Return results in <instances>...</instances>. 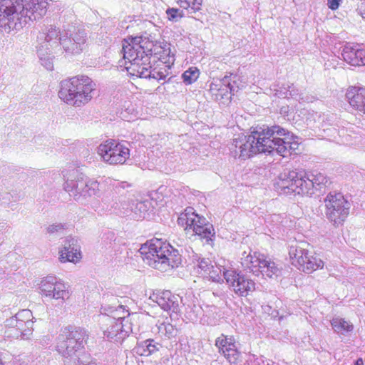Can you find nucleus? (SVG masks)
I'll use <instances>...</instances> for the list:
<instances>
[{
  "label": "nucleus",
  "instance_id": "29",
  "mask_svg": "<svg viewBox=\"0 0 365 365\" xmlns=\"http://www.w3.org/2000/svg\"><path fill=\"white\" fill-rule=\"evenodd\" d=\"M51 294V299L61 300L62 302L70 297L68 287L62 281L58 279H56Z\"/></svg>",
  "mask_w": 365,
  "mask_h": 365
},
{
  "label": "nucleus",
  "instance_id": "8",
  "mask_svg": "<svg viewBox=\"0 0 365 365\" xmlns=\"http://www.w3.org/2000/svg\"><path fill=\"white\" fill-rule=\"evenodd\" d=\"M96 84L88 76H75L61 82L59 98L68 104L81 106L90 101Z\"/></svg>",
  "mask_w": 365,
  "mask_h": 365
},
{
  "label": "nucleus",
  "instance_id": "19",
  "mask_svg": "<svg viewBox=\"0 0 365 365\" xmlns=\"http://www.w3.org/2000/svg\"><path fill=\"white\" fill-rule=\"evenodd\" d=\"M128 205L126 203H121L120 205L118 202H115L113 207L118 209L124 215H130L133 213V217L139 220L145 218L148 213L150 203L148 201H136L133 202L132 205L128 207Z\"/></svg>",
  "mask_w": 365,
  "mask_h": 365
},
{
  "label": "nucleus",
  "instance_id": "34",
  "mask_svg": "<svg viewBox=\"0 0 365 365\" xmlns=\"http://www.w3.org/2000/svg\"><path fill=\"white\" fill-rule=\"evenodd\" d=\"M223 78H227V80L230 83L229 86L230 87L231 91L233 92V95L235 92L242 89L246 86V81L243 77L238 74L230 73L229 76L226 75Z\"/></svg>",
  "mask_w": 365,
  "mask_h": 365
},
{
  "label": "nucleus",
  "instance_id": "1",
  "mask_svg": "<svg viewBox=\"0 0 365 365\" xmlns=\"http://www.w3.org/2000/svg\"><path fill=\"white\" fill-rule=\"evenodd\" d=\"M48 6L47 0H0V31L9 34L41 19Z\"/></svg>",
  "mask_w": 365,
  "mask_h": 365
},
{
  "label": "nucleus",
  "instance_id": "35",
  "mask_svg": "<svg viewBox=\"0 0 365 365\" xmlns=\"http://www.w3.org/2000/svg\"><path fill=\"white\" fill-rule=\"evenodd\" d=\"M57 278L53 276H48L41 281L39 289L41 294L47 297H50L51 290Z\"/></svg>",
  "mask_w": 365,
  "mask_h": 365
},
{
  "label": "nucleus",
  "instance_id": "12",
  "mask_svg": "<svg viewBox=\"0 0 365 365\" xmlns=\"http://www.w3.org/2000/svg\"><path fill=\"white\" fill-rule=\"evenodd\" d=\"M325 214L334 226L342 225L349 214L351 205L341 192H331L324 198Z\"/></svg>",
  "mask_w": 365,
  "mask_h": 365
},
{
  "label": "nucleus",
  "instance_id": "32",
  "mask_svg": "<svg viewBox=\"0 0 365 365\" xmlns=\"http://www.w3.org/2000/svg\"><path fill=\"white\" fill-rule=\"evenodd\" d=\"M117 142L114 140H108L106 142L101 143L98 147V153L103 160L108 163L109 156H112V153L113 152Z\"/></svg>",
  "mask_w": 365,
  "mask_h": 365
},
{
  "label": "nucleus",
  "instance_id": "28",
  "mask_svg": "<svg viewBox=\"0 0 365 365\" xmlns=\"http://www.w3.org/2000/svg\"><path fill=\"white\" fill-rule=\"evenodd\" d=\"M331 325L334 331L339 335H349L354 330V325L351 322L340 317L333 318Z\"/></svg>",
  "mask_w": 365,
  "mask_h": 365
},
{
  "label": "nucleus",
  "instance_id": "50",
  "mask_svg": "<svg viewBox=\"0 0 365 365\" xmlns=\"http://www.w3.org/2000/svg\"><path fill=\"white\" fill-rule=\"evenodd\" d=\"M354 365H364V361L361 358H359L354 362Z\"/></svg>",
  "mask_w": 365,
  "mask_h": 365
},
{
  "label": "nucleus",
  "instance_id": "6",
  "mask_svg": "<svg viewBox=\"0 0 365 365\" xmlns=\"http://www.w3.org/2000/svg\"><path fill=\"white\" fill-rule=\"evenodd\" d=\"M161 48L157 43L143 36L124 39L122 52L125 68L130 76H135L144 66L150 63V58Z\"/></svg>",
  "mask_w": 365,
  "mask_h": 365
},
{
  "label": "nucleus",
  "instance_id": "21",
  "mask_svg": "<svg viewBox=\"0 0 365 365\" xmlns=\"http://www.w3.org/2000/svg\"><path fill=\"white\" fill-rule=\"evenodd\" d=\"M349 104L357 110L365 112V88L350 87L346 93Z\"/></svg>",
  "mask_w": 365,
  "mask_h": 365
},
{
  "label": "nucleus",
  "instance_id": "25",
  "mask_svg": "<svg viewBox=\"0 0 365 365\" xmlns=\"http://www.w3.org/2000/svg\"><path fill=\"white\" fill-rule=\"evenodd\" d=\"M180 7L186 9L188 14L196 20L203 15L202 0H175Z\"/></svg>",
  "mask_w": 365,
  "mask_h": 365
},
{
  "label": "nucleus",
  "instance_id": "3",
  "mask_svg": "<svg viewBox=\"0 0 365 365\" xmlns=\"http://www.w3.org/2000/svg\"><path fill=\"white\" fill-rule=\"evenodd\" d=\"M327 182V177L317 171L307 174L303 171L285 170L279 174L274 186L281 195H312L314 190H320Z\"/></svg>",
  "mask_w": 365,
  "mask_h": 365
},
{
  "label": "nucleus",
  "instance_id": "52",
  "mask_svg": "<svg viewBox=\"0 0 365 365\" xmlns=\"http://www.w3.org/2000/svg\"><path fill=\"white\" fill-rule=\"evenodd\" d=\"M249 254H250V255H251V254H250V252H249L247 253L246 251H245V252H242V257H246L247 255H248Z\"/></svg>",
  "mask_w": 365,
  "mask_h": 365
},
{
  "label": "nucleus",
  "instance_id": "37",
  "mask_svg": "<svg viewBox=\"0 0 365 365\" xmlns=\"http://www.w3.org/2000/svg\"><path fill=\"white\" fill-rule=\"evenodd\" d=\"M289 88H291V86L289 84H274L269 88V91L271 94L276 97L286 98H288Z\"/></svg>",
  "mask_w": 365,
  "mask_h": 365
},
{
  "label": "nucleus",
  "instance_id": "36",
  "mask_svg": "<svg viewBox=\"0 0 365 365\" xmlns=\"http://www.w3.org/2000/svg\"><path fill=\"white\" fill-rule=\"evenodd\" d=\"M229 269H225L222 267H218L212 264V268L209 269L204 277H209L213 282H219L222 281L224 278V271H228Z\"/></svg>",
  "mask_w": 365,
  "mask_h": 365
},
{
  "label": "nucleus",
  "instance_id": "2",
  "mask_svg": "<svg viewBox=\"0 0 365 365\" xmlns=\"http://www.w3.org/2000/svg\"><path fill=\"white\" fill-rule=\"evenodd\" d=\"M41 42L39 53L43 55L52 49L78 54L86 49L87 33L84 29L73 28V30L61 32L53 25L46 26L38 35Z\"/></svg>",
  "mask_w": 365,
  "mask_h": 365
},
{
  "label": "nucleus",
  "instance_id": "26",
  "mask_svg": "<svg viewBox=\"0 0 365 365\" xmlns=\"http://www.w3.org/2000/svg\"><path fill=\"white\" fill-rule=\"evenodd\" d=\"M112 156H109L108 163L110 165L123 164L130 156V150L125 143H117Z\"/></svg>",
  "mask_w": 365,
  "mask_h": 365
},
{
  "label": "nucleus",
  "instance_id": "40",
  "mask_svg": "<svg viewBox=\"0 0 365 365\" xmlns=\"http://www.w3.org/2000/svg\"><path fill=\"white\" fill-rule=\"evenodd\" d=\"M212 264L210 259L201 257L193 268L196 273L205 276L209 269L212 268Z\"/></svg>",
  "mask_w": 365,
  "mask_h": 365
},
{
  "label": "nucleus",
  "instance_id": "11",
  "mask_svg": "<svg viewBox=\"0 0 365 365\" xmlns=\"http://www.w3.org/2000/svg\"><path fill=\"white\" fill-rule=\"evenodd\" d=\"M32 319L33 315L31 310H21L15 316L4 322L5 335L10 338L29 339L34 330Z\"/></svg>",
  "mask_w": 365,
  "mask_h": 365
},
{
  "label": "nucleus",
  "instance_id": "45",
  "mask_svg": "<svg viewBox=\"0 0 365 365\" xmlns=\"http://www.w3.org/2000/svg\"><path fill=\"white\" fill-rule=\"evenodd\" d=\"M84 358H86L85 355H83L82 357H78V359H79V360H66V362H64V365H93L91 363H87L84 360Z\"/></svg>",
  "mask_w": 365,
  "mask_h": 365
},
{
  "label": "nucleus",
  "instance_id": "48",
  "mask_svg": "<svg viewBox=\"0 0 365 365\" xmlns=\"http://www.w3.org/2000/svg\"><path fill=\"white\" fill-rule=\"evenodd\" d=\"M188 257L191 263L193 264V267L195 266V264L201 259V256L199 254L195 253L194 251H192Z\"/></svg>",
  "mask_w": 365,
  "mask_h": 365
},
{
  "label": "nucleus",
  "instance_id": "54",
  "mask_svg": "<svg viewBox=\"0 0 365 365\" xmlns=\"http://www.w3.org/2000/svg\"><path fill=\"white\" fill-rule=\"evenodd\" d=\"M0 365H3V362L0 360Z\"/></svg>",
  "mask_w": 365,
  "mask_h": 365
},
{
  "label": "nucleus",
  "instance_id": "9",
  "mask_svg": "<svg viewBox=\"0 0 365 365\" xmlns=\"http://www.w3.org/2000/svg\"><path fill=\"white\" fill-rule=\"evenodd\" d=\"M87 331L81 327H65L59 335L57 350L63 357V363L66 360H79L83 356L82 350L88 339Z\"/></svg>",
  "mask_w": 365,
  "mask_h": 365
},
{
  "label": "nucleus",
  "instance_id": "24",
  "mask_svg": "<svg viewBox=\"0 0 365 365\" xmlns=\"http://www.w3.org/2000/svg\"><path fill=\"white\" fill-rule=\"evenodd\" d=\"M170 68V66H165L164 68L158 70L156 68H152L150 63H149L148 66L142 67L135 76L143 78L163 80L168 75V70Z\"/></svg>",
  "mask_w": 365,
  "mask_h": 365
},
{
  "label": "nucleus",
  "instance_id": "15",
  "mask_svg": "<svg viewBox=\"0 0 365 365\" xmlns=\"http://www.w3.org/2000/svg\"><path fill=\"white\" fill-rule=\"evenodd\" d=\"M224 279L239 297H247L255 290V282L235 269H230L228 271H224Z\"/></svg>",
  "mask_w": 365,
  "mask_h": 365
},
{
  "label": "nucleus",
  "instance_id": "5",
  "mask_svg": "<svg viewBox=\"0 0 365 365\" xmlns=\"http://www.w3.org/2000/svg\"><path fill=\"white\" fill-rule=\"evenodd\" d=\"M143 262L150 267L165 272L181 264V255L168 242L155 238L143 245L139 250Z\"/></svg>",
  "mask_w": 365,
  "mask_h": 365
},
{
  "label": "nucleus",
  "instance_id": "4",
  "mask_svg": "<svg viewBox=\"0 0 365 365\" xmlns=\"http://www.w3.org/2000/svg\"><path fill=\"white\" fill-rule=\"evenodd\" d=\"M104 299L108 302L102 304L101 308V313L107 316L105 321L108 327L103 331L104 336L111 341H123L133 333V314L130 316L125 307L118 303L116 297L107 295Z\"/></svg>",
  "mask_w": 365,
  "mask_h": 365
},
{
  "label": "nucleus",
  "instance_id": "49",
  "mask_svg": "<svg viewBox=\"0 0 365 365\" xmlns=\"http://www.w3.org/2000/svg\"><path fill=\"white\" fill-rule=\"evenodd\" d=\"M86 182L88 185V187H86L83 190H88V187H90V185L91 182H98L96 180H91L88 177L86 179Z\"/></svg>",
  "mask_w": 365,
  "mask_h": 365
},
{
  "label": "nucleus",
  "instance_id": "51",
  "mask_svg": "<svg viewBox=\"0 0 365 365\" xmlns=\"http://www.w3.org/2000/svg\"><path fill=\"white\" fill-rule=\"evenodd\" d=\"M363 7L365 8V0H360V10H362Z\"/></svg>",
  "mask_w": 365,
  "mask_h": 365
},
{
  "label": "nucleus",
  "instance_id": "53",
  "mask_svg": "<svg viewBox=\"0 0 365 365\" xmlns=\"http://www.w3.org/2000/svg\"><path fill=\"white\" fill-rule=\"evenodd\" d=\"M361 16L365 19V12L364 14H361Z\"/></svg>",
  "mask_w": 365,
  "mask_h": 365
},
{
  "label": "nucleus",
  "instance_id": "10",
  "mask_svg": "<svg viewBox=\"0 0 365 365\" xmlns=\"http://www.w3.org/2000/svg\"><path fill=\"white\" fill-rule=\"evenodd\" d=\"M266 130L267 136L272 143H267L271 147L267 150L268 153L276 152L285 157L298 148L299 143L294 140V135L279 125L267 126Z\"/></svg>",
  "mask_w": 365,
  "mask_h": 365
},
{
  "label": "nucleus",
  "instance_id": "39",
  "mask_svg": "<svg viewBox=\"0 0 365 365\" xmlns=\"http://www.w3.org/2000/svg\"><path fill=\"white\" fill-rule=\"evenodd\" d=\"M222 354L225 356V357L230 362V363H236L238 360L240 353L237 351V346L233 343L232 344H228V348L225 349V351H222Z\"/></svg>",
  "mask_w": 365,
  "mask_h": 365
},
{
  "label": "nucleus",
  "instance_id": "31",
  "mask_svg": "<svg viewBox=\"0 0 365 365\" xmlns=\"http://www.w3.org/2000/svg\"><path fill=\"white\" fill-rule=\"evenodd\" d=\"M260 274L269 278L277 277L281 275L282 269L271 259L265 257L264 263H262V268L260 269Z\"/></svg>",
  "mask_w": 365,
  "mask_h": 365
},
{
  "label": "nucleus",
  "instance_id": "46",
  "mask_svg": "<svg viewBox=\"0 0 365 365\" xmlns=\"http://www.w3.org/2000/svg\"><path fill=\"white\" fill-rule=\"evenodd\" d=\"M65 227L66 225L61 223L53 224L48 227L47 231L51 234H53L61 232Z\"/></svg>",
  "mask_w": 365,
  "mask_h": 365
},
{
  "label": "nucleus",
  "instance_id": "14",
  "mask_svg": "<svg viewBox=\"0 0 365 365\" xmlns=\"http://www.w3.org/2000/svg\"><path fill=\"white\" fill-rule=\"evenodd\" d=\"M77 170H73V179H68L64 183V190L68 192L70 196L73 197L75 200L83 202L88 197L98 195L100 192L99 183L91 182L88 190H83L88 185L86 182V176L77 174Z\"/></svg>",
  "mask_w": 365,
  "mask_h": 365
},
{
  "label": "nucleus",
  "instance_id": "38",
  "mask_svg": "<svg viewBox=\"0 0 365 365\" xmlns=\"http://www.w3.org/2000/svg\"><path fill=\"white\" fill-rule=\"evenodd\" d=\"M199 76V69L196 67H191L182 73V78L183 79V82L186 85H190L197 80Z\"/></svg>",
  "mask_w": 365,
  "mask_h": 365
},
{
  "label": "nucleus",
  "instance_id": "42",
  "mask_svg": "<svg viewBox=\"0 0 365 365\" xmlns=\"http://www.w3.org/2000/svg\"><path fill=\"white\" fill-rule=\"evenodd\" d=\"M197 213L195 212L192 207H187L185 210V212L180 215L178 217V224L184 226L186 224L187 218H193L194 215H196Z\"/></svg>",
  "mask_w": 365,
  "mask_h": 365
},
{
  "label": "nucleus",
  "instance_id": "20",
  "mask_svg": "<svg viewBox=\"0 0 365 365\" xmlns=\"http://www.w3.org/2000/svg\"><path fill=\"white\" fill-rule=\"evenodd\" d=\"M59 253V259L61 262H77L81 258L80 245L78 243V240L71 237L66 238L63 248Z\"/></svg>",
  "mask_w": 365,
  "mask_h": 365
},
{
  "label": "nucleus",
  "instance_id": "44",
  "mask_svg": "<svg viewBox=\"0 0 365 365\" xmlns=\"http://www.w3.org/2000/svg\"><path fill=\"white\" fill-rule=\"evenodd\" d=\"M291 88H289V91L288 92V98H292L293 99L300 101L303 100V98L302 97V93L299 91V90L294 86L293 84L290 85Z\"/></svg>",
  "mask_w": 365,
  "mask_h": 365
},
{
  "label": "nucleus",
  "instance_id": "41",
  "mask_svg": "<svg viewBox=\"0 0 365 365\" xmlns=\"http://www.w3.org/2000/svg\"><path fill=\"white\" fill-rule=\"evenodd\" d=\"M233 343L234 341L232 338L222 335L216 339L215 346L219 349V351L222 353V351L228 348V344H232Z\"/></svg>",
  "mask_w": 365,
  "mask_h": 365
},
{
  "label": "nucleus",
  "instance_id": "47",
  "mask_svg": "<svg viewBox=\"0 0 365 365\" xmlns=\"http://www.w3.org/2000/svg\"><path fill=\"white\" fill-rule=\"evenodd\" d=\"M342 0H327V6L332 11L336 10L341 5Z\"/></svg>",
  "mask_w": 365,
  "mask_h": 365
},
{
  "label": "nucleus",
  "instance_id": "27",
  "mask_svg": "<svg viewBox=\"0 0 365 365\" xmlns=\"http://www.w3.org/2000/svg\"><path fill=\"white\" fill-rule=\"evenodd\" d=\"M162 346L154 339H149L139 342L135 347L136 354L140 356H150L158 351Z\"/></svg>",
  "mask_w": 365,
  "mask_h": 365
},
{
  "label": "nucleus",
  "instance_id": "13",
  "mask_svg": "<svg viewBox=\"0 0 365 365\" xmlns=\"http://www.w3.org/2000/svg\"><path fill=\"white\" fill-rule=\"evenodd\" d=\"M292 264L299 270L311 273L324 267V262L315 253L301 246L292 245L289 250Z\"/></svg>",
  "mask_w": 365,
  "mask_h": 365
},
{
  "label": "nucleus",
  "instance_id": "22",
  "mask_svg": "<svg viewBox=\"0 0 365 365\" xmlns=\"http://www.w3.org/2000/svg\"><path fill=\"white\" fill-rule=\"evenodd\" d=\"M229 84L227 78H222L211 83L210 89L212 94L215 96L216 100L227 101L231 98V95H233V92L231 91Z\"/></svg>",
  "mask_w": 365,
  "mask_h": 365
},
{
  "label": "nucleus",
  "instance_id": "16",
  "mask_svg": "<svg viewBox=\"0 0 365 365\" xmlns=\"http://www.w3.org/2000/svg\"><path fill=\"white\" fill-rule=\"evenodd\" d=\"M186 220L185 230H192L195 235L205 239L207 242L213 240L215 235L213 226L207 222L205 217L197 214L194 215L193 218H187Z\"/></svg>",
  "mask_w": 365,
  "mask_h": 365
},
{
  "label": "nucleus",
  "instance_id": "33",
  "mask_svg": "<svg viewBox=\"0 0 365 365\" xmlns=\"http://www.w3.org/2000/svg\"><path fill=\"white\" fill-rule=\"evenodd\" d=\"M37 42H38V44L36 46L37 53H38V56L41 61V63L47 70L51 71L53 68V61H52L53 57V53H58V52H61V51H58V50L52 49L51 51H49V52L46 51L44 54L41 55L39 53V49H40V46H41V43L38 38H37Z\"/></svg>",
  "mask_w": 365,
  "mask_h": 365
},
{
  "label": "nucleus",
  "instance_id": "23",
  "mask_svg": "<svg viewBox=\"0 0 365 365\" xmlns=\"http://www.w3.org/2000/svg\"><path fill=\"white\" fill-rule=\"evenodd\" d=\"M265 257L263 255H248L245 257H241L242 265L252 272L255 275L259 276L260 274V269L262 268V263H264Z\"/></svg>",
  "mask_w": 365,
  "mask_h": 365
},
{
  "label": "nucleus",
  "instance_id": "43",
  "mask_svg": "<svg viewBox=\"0 0 365 365\" xmlns=\"http://www.w3.org/2000/svg\"><path fill=\"white\" fill-rule=\"evenodd\" d=\"M166 14L169 20L175 22L179 21L183 16L182 11L175 8L168 9Z\"/></svg>",
  "mask_w": 365,
  "mask_h": 365
},
{
  "label": "nucleus",
  "instance_id": "18",
  "mask_svg": "<svg viewBox=\"0 0 365 365\" xmlns=\"http://www.w3.org/2000/svg\"><path fill=\"white\" fill-rule=\"evenodd\" d=\"M341 56L344 61L351 66H365V48H361L359 45L346 43L343 47Z\"/></svg>",
  "mask_w": 365,
  "mask_h": 365
},
{
  "label": "nucleus",
  "instance_id": "30",
  "mask_svg": "<svg viewBox=\"0 0 365 365\" xmlns=\"http://www.w3.org/2000/svg\"><path fill=\"white\" fill-rule=\"evenodd\" d=\"M156 327L161 338L170 339L175 337L178 334V329L168 321H158Z\"/></svg>",
  "mask_w": 365,
  "mask_h": 365
},
{
  "label": "nucleus",
  "instance_id": "17",
  "mask_svg": "<svg viewBox=\"0 0 365 365\" xmlns=\"http://www.w3.org/2000/svg\"><path fill=\"white\" fill-rule=\"evenodd\" d=\"M163 310L178 313L180 311L181 299L169 290L158 291L150 297Z\"/></svg>",
  "mask_w": 365,
  "mask_h": 365
},
{
  "label": "nucleus",
  "instance_id": "7",
  "mask_svg": "<svg viewBox=\"0 0 365 365\" xmlns=\"http://www.w3.org/2000/svg\"><path fill=\"white\" fill-rule=\"evenodd\" d=\"M272 144L267 136L266 128H259L249 135H240L233 139L230 148V153L235 158L245 160L257 153H266Z\"/></svg>",
  "mask_w": 365,
  "mask_h": 365
}]
</instances>
